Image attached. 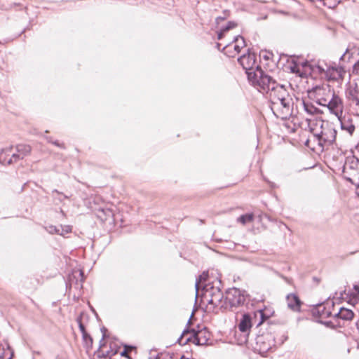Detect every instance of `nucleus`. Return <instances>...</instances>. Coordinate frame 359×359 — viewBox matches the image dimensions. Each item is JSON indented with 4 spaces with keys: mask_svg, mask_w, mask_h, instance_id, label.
I'll return each instance as SVG.
<instances>
[{
    "mask_svg": "<svg viewBox=\"0 0 359 359\" xmlns=\"http://www.w3.org/2000/svg\"><path fill=\"white\" fill-rule=\"evenodd\" d=\"M353 73L356 74H359V60L353 65Z\"/></svg>",
    "mask_w": 359,
    "mask_h": 359,
    "instance_id": "7c9ffc66",
    "label": "nucleus"
},
{
    "mask_svg": "<svg viewBox=\"0 0 359 359\" xmlns=\"http://www.w3.org/2000/svg\"><path fill=\"white\" fill-rule=\"evenodd\" d=\"M320 138L323 139L325 142L332 144L336 138V130L333 128H330L325 131H323L320 134Z\"/></svg>",
    "mask_w": 359,
    "mask_h": 359,
    "instance_id": "dca6fc26",
    "label": "nucleus"
},
{
    "mask_svg": "<svg viewBox=\"0 0 359 359\" xmlns=\"http://www.w3.org/2000/svg\"><path fill=\"white\" fill-rule=\"evenodd\" d=\"M334 1L335 0H330L329 2H330V4H333ZM340 1H341V0H339V1L337 3V4H339Z\"/></svg>",
    "mask_w": 359,
    "mask_h": 359,
    "instance_id": "4c0bfd02",
    "label": "nucleus"
},
{
    "mask_svg": "<svg viewBox=\"0 0 359 359\" xmlns=\"http://www.w3.org/2000/svg\"><path fill=\"white\" fill-rule=\"evenodd\" d=\"M51 143L60 148H62V149H65V147L63 143H60L58 141L55 140V141H53L51 142Z\"/></svg>",
    "mask_w": 359,
    "mask_h": 359,
    "instance_id": "473e14b6",
    "label": "nucleus"
},
{
    "mask_svg": "<svg viewBox=\"0 0 359 359\" xmlns=\"http://www.w3.org/2000/svg\"><path fill=\"white\" fill-rule=\"evenodd\" d=\"M353 316V312L351 309L346 308H341L339 311L334 314V316L345 320H351Z\"/></svg>",
    "mask_w": 359,
    "mask_h": 359,
    "instance_id": "a211bd4d",
    "label": "nucleus"
},
{
    "mask_svg": "<svg viewBox=\"0 0 359 359\" xmlns=\"http://www.w3.org/2000/svg\"><path fill=\"white\" fill-rule=\"evenodd\" d=\"M219 46H220V44L217 43V47H218L219 49Z\"/></svg>",
    "mask_w": 359,
    "mask_h": 359,
    "instance_id": "79ce46f5",
    "label": "nucleus"
},
{
    "mask_svg": "<svg viewBox=\"0 0 359 359\" xmlns=\"http://www.w3.org/2000/svg\"><path fill=\"white\" fill-rule=\"evenodd\" d=\"M0 359H5L4 358V348L0 345Z\"/></svg>",
    "mask_w": 359,
    "mask_h": 359,
    "instance_id": "f704fd0d",
    "label": "nucleus"
},
{
    "mask_svg": "<svg viewBox=\"0 0 359 359\" xmlns=\"http://www.w3.org/2000/svg\"><path fill=\"white\" fill-rule=\"evenodd\" d=\"M83 339L87 345L91 344L93 342L91 337L87 333V332H86V336H83Z\"/></svg>",
    "mask_w": 359,
    "mask_h": 359,
    "instance_id": "c85d7f7f",
    "label": "nucleus"
},
{
    "mask_svg": "<svg viewBox=\"0 0 359 359\" xmlns=\"http://www.w3.org/2000/svg\"><path fill=\"white\" fill-rule=\"evenodd\" d=\"M60 230V233H59L61 236H64L66 233H69L72 231V226L67 225V226H59Z\"/></svg>",
    "mask_w": 359,
    "mask_h": 359,
    "instance_id": "cd10ccee",
    "label": "nucleus"
},
{
    "mask_svg": "<svg viewBox=\"0 0 359 359\" xmlns=\"http://www.w3.org/2000/svg\"><path fill=\"white\" fill-rule=\"evenodd\" d=\"M46 230L49 233H51V234H53V233H57V234H59L60 233V228L56 226H54V225H48V226H46L45 227Z\"/></svg>",
    "mask_w": 359,
    "mask_h": 359,
    "instance_id": "a878e982",
    "label": "nucleus"
},
{
    "mask_svg": "<svg viewBox=\"0 0 359 359\" xmlns=\"http://www.w3.org/2000/svg\"><path fill=\"white\" fill-rule=\"evenodd\" d=\"M52 195L55 200H57L60 202H62L64 199L69 198V196L60 192L57 189H54L52 191Z\"/></svg>",
    "mask_w": 359,
    "mask_h": 359,
    "instance_id": "b1692460",
    "label": "nucleus"
},
{
    "mask_svg": "<svg viewBox=\"0 0 359 359\" xmlns=\"http://www.w3.org/2000/svg\"><path fill=\"white\" fill-rule=\"evenodd\" d=\"M348 100L355 106L359 107V92L356 90H351L349 91Z\"/></svg>",
    "mask_w": 359,
    "mask_h": 359,
    "instance_id": "4be33fe9",
    "label": "nucleus"
},
{
    "mask_svg": "<svg viewBox=\"0 0 359 359\" xmlns=\"http://www.w3.org/2000/svg\"><path fill=\"white\" fill-rule=\"evenodd\" d=\"M116 353V351H114V352L112 353V355H115Z\"/></svg>",
    "mask_w": 359,
    "mask_h": 359,
    "instance_id": "a19ab883",
    "label": "nucleus"
},
{
    "mask_svg": "<svg viewBox=\"0 0 359 359\" xmlns=\"http://www.w3.org/2000/svg\"><path fill=\"white\" fill-rule=\"evenodd\" d=\"M56 359H60V357H59V356H57Z\"/></svg>",
    "mask_w": 359,
    "mask_h": 359,
    "instance_id": "37998d69",
    "label": "nucleus"
},
{
    "mask_svg": "<svg viewBox=\"0 0 359 359\" xmlns=\"http://www.w3.org/2000/svg\"><path fill=\"white\" fill-rule=\"evenodd\" d=\"M208 277V272H203L202 274H201L198 278H196L195 287H196V297L198 295V291L200 287L203 288V283L207 280V278Z\"/></svg>",
    "mask_w": 359,
    "mask_h": 359,
    "instance_id": "6ab92c4d",
    "label": "nucleus"
},
{
    "mask_svg": "<svg viewBox=\"0 0 359 359\" xmlns=\"http://www.w3.org/2000/svg\"><path fill=\"white\" fill-rule=\"evenodd\" d=\"M187 334L190 336L187 339V341H192L195 344L202 346L208 343L210 337V334L205 327H201L198 326V329L184 330L182 336L179 339L180 341L182 337Z\"/></svg>",
    "mask_w": 359,
    "mask_h": 359,
    "instance_id": "0eeeda50",
    "label": "nucleus"
},
{
    "mask_svg": "<svg viewBox=\"0 0 359 359\" xmlns=\"http://www.w3.org/2000/svg\"><path fill=\"white\" fill-rule=\"evenodd\" d=\"M74 273L75 274H78L79 276L81 278L80 281L83 282V271L79 270V271H76Z\"/></svg>",
    "mask_w": 359,
    "mask_h": 359,
    "instance_id": "72a5a7b5",
    "label": "nucleus"
},
{
    "mask_svg": "<svg viewBox=\"0 0 359 359\" xmlns=\"http://www.w3.org/2000/svg\"><path fill=\"white\" fill-rule=\"evenodd\" d=\"M252 326L251 315L250 313H243L240 322L237 325L238 330L241 332V336L237 341L239 345H243L248 341V337Z\"/></svg>",
    "mask_w": 359,
    "mask_h": 359,
    "instance_id": "6e6552de",
    "label": "nucleus"
},
{
    "mask_svg": "<svg viewBox=\"0 0 359 359\" xmlns=\"http://www.w3.org/2000/svg\"><path fill=\"white\" fill-rule=\"evenodd\" d=\"M236 26V24L233 22H229L227 25L223 28V31L227 32L229 29L235 27Z\"/></svg>",
    "mask_w": 359,
    "mask_h": 359,
    "instance_id": "c756f323",
    "label": "nucleus"
},
{
    "mask_svg": "<svg viewBox=\"0 0 359 359\" xmlns=\"http://www.w3.org/2000/svg\"><path fill=\"white\" fill-rule=\"evenodd\" d=\"M343 172L345 178L359 189V159L355 156L347 157Z\"/></svg>",
    "mask_w": 359,
    "mask_h": 359,
    "instance_id": "423d86ee",
    "label": "nucleus"
},
{
    "mask_svg": "<svg viewBox=\"0 0 359 359\" xmlns=\"http://www.w3.org/2000/svg\"><path fill=\"white\" fill-rule=\"evenodd\" d=\"M247 297L248 294L245 290L233 287L227 290L226 301L231 307H237L243 305Z\"/></svg>",
    "mask_w": 359,
    "mask_h": 359,
    "instance_id": "1a4fd4ad",
    "label": "nucleus"
},
{
    "mask_svg": "<svg viewBox=\"0 0 359 359\" xmlns=\"http://www.w3.org/2000/svg\"><path fill=\"white\" fill-rule=\"evenodd\" d=\"M121 355L123 356V355H126V351H123V352H121Z\"/></svg>",
    "mask_w": 359,
    "mask_h": 359,
    "instance_id": "58836bf2",
    "label": "nucleus"
},
{
    "mask_svg": "<svg viewBox=\"0 0 359 359\" xmlns=\"http://www.w3.org/2000/svg\"><path fill=\"white\" fill-rule=\"evenodd\" d=\"M359 55V47L354 43H349L345 53L341 56L340 60L344 62H350L351 59Z\"/></svg>",
    "mask_w": 359,
    "mask_h": 359,
    "instance_id": "4468645a",
    "label": "nucleus"
},
{
    "mask_svg": "<svg viewBox=\"0 0 359 359\" xmlns=\"http://www.w3.org/2000/svg\"><path fill=\"white\" fill-rule=\"evenodd\" d=\"M253 219L254 215L253 214L250 213L240 216L239 217H238L237 221L243 224H245L248 222H252Z\"/></svg>",
    "mask_w": 359,
    "mask_h": 359,
    "instance_id": "5701e85b",
    "label": "nucleus"
},
{
    "mask_svg": "<svg viewBox=\"0 0 359 359\" xmlns=\"http://www.w3.org/2000/svg\"><path fill=\"white\" fill-rule=\"evenodd\" d=\"M44 138L50 143H51V142H53L52 140V137H50V136H44Z\"/></svg>",
    "mask_w": 359,
    "mask_h": 359,
    "instance_id": "e433bc0d",
    "label": "nucleus"
},
{
    "mask_svg": "<svg viewBox=\"0 0 359 359\" xmlns=\"http://www.w3.org/2000/svg\"><path fill=\"white\" fill-rule=\"evenodd\" d=\"M222 283L220 280H216L215 283H208L203 286V295L204 299L206 300L216 294V291L218 292H222L220 286Z\"/></svg>",
    "mask_w": 359,
    "mask_h": 359,
    "instance_id": "ddd939ff",
    "label": "nucleus"
},
{
    "mask_svg": "<svg viewBox=\"0 0 359 359\" xmlns=\"http://www.w3.org/2000/svg\"><path fill=\"white\" fill-rule=\"evenodd\" d=\"M226 32L225 31H223V29L221 30V32L218 34V39H222L223 37V35Z\"/></svg>",
    "mask_w": 359,
    "mask_h": 359,
    "instance_id": "c9c22d12",
    "label": "nucleus"
},
{
    "mask_svg": "<svg viewBox=\"0 0 359 359\" xmlns=\"http://www.w3.org/2000/svg\"><path fill=\"white\" fill-rule=\"evenodd\" d=\"M355 290H357L358 292V287L355 286Z\"/></svg>",
    "mask_w": 359,
    "mask_h": 359,
    "instance_id": "ea45409f",
    "label": "nucleus"
},
{
    "mask_svg": "<svg viewBox=\"0 0 359 359\" xmlns=\"http://www.w3.org/2000/svg\"><path fill=\"white\" fill-rule=\"evenodd\" d=\"M320 74H324L328 80L337 81L342 79L345 74V70L341 66H328L325 64V67L320 64L316 66Z\"/></svg>",
    "mask_w": 359,
    "mask_h": 359,
    "instance_id": "9d476101",
    "label": "nucleus"
},
{
    "mask_svg": "<svg viewBox=\"0 0 359 359\" xmlns=\"http://www.w3.org/2000/svg\"><path fill=\"white\" fill-rule=\"evenodd\" d=\"M327 97H319L316 102L319 105L327 107L330 112L335 115L340 120L344 111L342 99L331 90H327Z\"/></svg>",
    "mask_w": 359,
    "mask_h": 359,
    "instance_id": "7ed1b4c3",
    "label": "nucleus"
},
{
    "mask_svg": "<svg viewBox=\"0 0 359 359\" xmlns=\"http://www.w3.org/2000/svg\"><path fill=\"white\" fill-rule=\"evenodd\" d=\"M238 63L242 66V67L245 70V72L248 75V79L249 81L254 86L256 85L257 82L255 80H259V76H254V79L250 78V75H253L254 74H257V72H261L263 74H266L257 62V56L255 53H252L250 52H248L246 54H243L238 59Z\"/></svg>",
    "mask_w": 359,
    "mask_h": 359,
    "instance_id": "f03ea898",
    "label": "nucleus"
},
{
    "mask_svg": "<svg viewBox=\"0 0 359 359\" xmlns=\"http://www.w3.org/2000/svg\"><path fill=\"white\" fill-rule=\"evenodd\" d=\"M273 346L272 337L270 334H262L256 338L255 348L262 355L267 353Z\"/></svg>",
    "mask_w": 359,
    "mask_h": 359,
    "instance_id": "f8f14e48",
    "label": "nucleus"
},
{
    "mask_svg": "<svg viewBox=\"0 0 359 359\" xmlns=\"http://www.w3.org/2000/svg\"><path fill=\"white\" fill-rule=\"evenodd\" d=\"M17 153H11L13 149V147L3 149L0 152V163L4 165H10L18 160L23 158L31 152V147L28 144H18L16 146Z\"/></svg>",
    "mask_w": 359,
    "mask_h": 359,
    "instance_id": "39448f33",
    "label": "nucleus"
},
{
    "mask_svg": "<svg viewBox=\"0 0 359 359\" xmlns=\"http://www.w3.org/2000/svg\"><path fill=\"white\" fill-rule=\"evenodd\" d=\"M286 301L288 308L294 311H299L301 307V301L299 298L294 294H289L286 297Z\"/></svg>",
    "mask_w": 359,
    "mask_h": 359,
    "instance_id": "2eb2a0df",
    "label": "nucleus"
},
{
    "mask_svg": "<svg viewBox=\"0 0 359 359\" xmlns=\"http://www.w3.org/2000/svg\"><path fill=\"white\" fill-rule=\"evenodd\" d=\"M328 90H330V86H327V88H316V93L317 95V100L319 97H327V92Z\"/></svg>",
    "mask_w": 359,
    "mask_h": 359,
    "instance_id": "393cba45",
    "label": "nucleus"
},
{
    "mask_svg": "<svg viewBox=\"0 0 359 359\" xmlns=\"http://www.w3.org/2000/svg\"><path fill=\"white\" fill-rule=\"evenodd\" d=\"M100 211L102 212L107 217H111L113 215L111 210L109 209H101Z\"/></svg>",
    "mask_w": 359,
    "mask_h": 359,
    "instance_id": "2f4dec72",
    "label": "nucleus"
},
{
    "mask_svg": "<svg viewBox=\"0 0 359 359\" xmlns=\"http://www.w3.org/2000/svg\"><path fill=\"white\" fill-rule=\"evenodd\" d=\"M271 109L277 118L287 119L293 111V100L291 95L288 93L278 101L271 102Z\"/></svg>",
    "mask_w": 359,
    "mask_h": 359,
    "instance_id": "20e7f679",
    "label": "nucleus"
},
{
    "mask_svg": "<svg viewBox=\"0 0 359 359\" xmlns=\"http://www.w3.org/2000/svg\"><path fill=\"white\" fill-rule=\"evenodd\" d=\"M245 46V42L241 36H236L234 37L233 41L231 43L226 45L223 50L224 53L229 57H234L236 54H238L241 49Z\"/></svg>",
    "mask_w": 359,
    "mask_h": 359,
    "instance_id": "9b49d317",
    "label": "nucleus"
},
{
    "mask_svg": "<svg viewBox=\"0 0 359 359\" xmlns=\"http://www.w3.org/2000/svg\"><path fill=\"white\" fill-rule=\"evenodd\" d=\"M303 107H304V111L308 114H310V115L317 114L320 111V110L318 108H316L315 106H313L310 102H303Z\"/></svg>",
    "mask_w": 359,
    "mask_h": 359,
    "instance_id": "412c9836",
    "label": "nucleus"
},
{
    "mask_svg": "<svg viewBox=\"0 0 359 359\" xmlns=\"http://www.w3.org/2000/svg\"><path fill=\"white\" fill-rule=\"evenodd\" d=\"M341 128L343 130L347 131L350 135H352L355 130V126L349 121L341 120L340 118Z\"/></svg>",
    "mask_w": 359,
    "mask_h": 359,
    "instance_id": "aec40b11",
    "label": "nucleus"
},
{
    "mask_svg": "<svg viewBox=\"0 0 359 359\" xmlns=\"http://www.w3.org/2000/svg\"><path fill=\"white\" fill-rule=\"evenodd\" d=\"M223 298L224 294L222 292H218L217 291H216V294H215V295H213L210 298L206 299V301L209 304H211L213 306H222V303Z\"/></svg>",
    "mask_w": 359,
    "mask_h": 359,
    "instance_id": "f3484780",
    "label": "nucleus"
},
{
    "mask_svg": "<svg viewBox=\"0 0 359 359\" xmlns=\"http://www.w3.org/2000/svg\"><path fill=\"white\" fill-rule=\"evenodd\" d=\"M257 75L259 76V80H255L257 83L254 87L265 95L271 102L278 101L281 97H284L289 93L285 86L278 83L268 74H263L258 71L257 74L250 75V78L255 79L254 76H257Z\"/></svg>",
    "mask_w": 359,
    "mask_h": 359,
    "instance_id": "f257e3e1",
    "label": "nucleus"
},
{
    "mask_svg": "<svg viewBox=\"0 0 359 359\" xmlns=\"http://www.w3.org/2000/svg\"><path fill=\"white\" fill-rule=\"evenodd\" d=\"M76 322L78 323L79 330H80L81 332L82 333V336L85 337L86 330L84 325L81 322V316H79L76 318Z\"/></svg>",
    "mask_w": 359,
    "mask_h": 359,
    "instance_id": "bb28decb",
    "label": "nucleus"
}]
</instances>
